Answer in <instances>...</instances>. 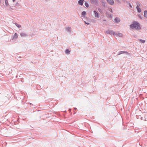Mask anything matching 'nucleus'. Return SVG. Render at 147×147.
Here are the masks:
<instances>
[{
    "mask_svg": "<svg viewBox=\"0 0 147 147\" xmlns=\"http://www.w3.org/2000/svg\"><path fill=\"white\" fill-rule=\"evenodd\" d=\"M85 5L86 7H89V5L86 2L85 3Z\"/></svg>",
    "mask_w": 147,
    "mask_h": 147,
    "instance_id": "obj_19",
    "label": "nucleus"
},
{
    "mask_svg": "<svg viewBox=\"0 0 147 147\" xmlns=\"http://www.w3.org/2000/svg\"><path fill=\"white\" fill-rule=\"evenodd\" d=\"M140 4H138L137 5L136 8L138 10V12H140L141 11V9L140 8Z\"/></svg>",
    "mask_w": 147,
    "mask_h": 147,
    "instance_id": "obj_3",
    "label": "nucleus"
},
{
    "mask_svg": "<svg viewBox=\"0 0 147 147\" xmlns=\"http://www.w3.org/2000/svg\"><path fill=\"white\" fill-rule=\"evenodd\" d=\"M65 52L66 53L69 54L70 53V51L68 49H66L65 51Z\"/></svg>",
    "mask_w": 147,
    "mask_h": 147,
    "instance_id": "obj_18",
    "label": "nucleus"
},
{
    "mask_svg": "<svg viewBox=\"0 0 147 147\" xmlns=\"http://www.w3.org/2000/svg\"><path fill=\"white\" fill-rule=\"evenodd\" d=\"M84 22H85V23L86 24H87V25H89V24H89V23H88V22L87 23V22H85V21H84Z\"/></svg>",
    "mask_w": 147,
    "mask_h": 147,
    "instance_id": "obj_21",
    "label": "nucleus"
},
{
    "mask_svg": "<svg viewBox=\"0 0 147 147\" xmlns=\"http://www.w3.org/2000/svg\"><path fill=\"white\" fill-rule=\"evenodd\" d=\"M93 12L94 14L95 17L97 18H98L99 16L98 13L96 11H94Z\"/></svg>",
    "mask_w": 147,
    "mask_h": 147,
    "instance_id": "obj_5",
    "label": "nucleus"
},
{
    "mask_svg": "<svg viewBox=\"0 0 147 147\" xmlns=\"http://www.w3.org/2000/svg\"><path fill=\"white\" fill-rule=\"evenodd\" d=\"M66 30L69 32L71 31V28L70 27H67L66 28Z\"/></svg>",
    "mask_w": 147,
    "mask_h": 147,
    "instance_id": "obj_9",
    "label": "nucleus"
},
{
    "mask_svg": "<svg viewBox=\"0 0 147 147\" xmlns=\"http://www.w3.org/2000/svg\"><path fill=\"white\" fill-rule=\"evenodd\" d=\"M111 12H112V10H111Z\"/></svg>",
    "mask_w": 147,
    "mask_h": 147,
    "instance_id": "obj_23",
    "label": "nucleus"
},
{
    "mask_svg": "<svg viewBox=\"0 0 147 147\" xmlns=\"http://www.w3.org/2000/svg\"><path fill=\"white\" fill-rule=\"evenodd\" d=\"M5 3L6 4V6H7L8 5V1H7L6 0L5 1Z\"/></svg>",
    "mask_w": 147,
    "mask_h": 147,
    "instance_id": "obj_20",
    "label": "nucleus"
},
{
    "mask_svg": "<svg viewBox=\"0 0 147 147\" xmlns=\"http://www.w3.org/2000/svg\"><path fill=\"white\" fill-rule=\"evenodd\" d=\"M120 21L119 18L118 17L116 18L114 20V22L116 23L120 22Z\"/></svg>",
    "mask_w": 147,
    "mask_h": 147,
    "instance_id": "obj_6",
    "label": "nucleus"
},
{
    "mask_svg": "<svg viewBox=\"0 0 147 147\" xmlns=\"http://www.w3.org/2000/svg\"><path fill=\"white\" fill-rule=\"evenodd\" d=\"M86 12L84 11H83L82 12V16H85V15H86Z\"/></svg>",
    "mask_w": 147,
    "mask_h": 147,
    "instance_id": "obj_15",
    "label": "nucleus"
},
{
    "mask_svg": "<svg viewBox=\"0 0 147 147\" xmlns=\"http://www.w3.org/2000/svg\"><path fill=\"white\" fill-rule=\"evenodd\" d=\"M113 35H116V36H118L120 37L122 36L123 35L121 33H119V32L113 33Z\"/></svg>",
    "mask_w": 147,
    "mask_h": 147,
    "instance_id": "obj_2",
    "label": "nucleus"
},
{
    "mask_svg": "<svg viewBox=\"0 0 147 147\" xmlns=\"http://www.w3.org/2000/svg\"><path fill=\"white\" fill-rule=\"evenodd\" d=\"M18 38V34L16 33H15L13 36V38L17 39Z\"/></svg>",
    "mask_w": 147,
    "mask_h": 147,
    "instance_id": "obj_10",
    "label": "nucleus"
},
{
    "mask_svg": "<svg viewBox=\"0 0 147 147\" xmlns=\"http://www.w3.org/2000/svg\"><path fill=\"white\" fill-rule=\"evenodd\" d=\"M144 16L145 17L147 18V11H145L144 12Z\"/></svg>",
    "mask_w": 147,
    "mask_h": 147,
    "instance_id": "obj_12",
    "label": "nucleus"
},
{
    "mask_svg": "<svg viewBox=\"0 0 147 147\" xmlns=\"http://www.w3.org/2000/svg\"><path fill=\"white\" fill-rule=\"evenodd\" d=\"M130 27L132 29L135 28L136 30L140 29V25L139 23L136 22H134L130 26Z\"/></svg>",
    "mask_w": 147,
    "mask_h": 147,
    "instance_id": "obj_1",
    "label": "nucleus"
},
{
    "mask_svg": "<svg viewBox=\"0 0 147 147\" xmlns=\"http://www.w3.org/2000/svg\"><path fill=\"white\" fill-rule=\"evenodd\" d=\"M15 24L16 25L18 28H20L21 27V25L16 23Z\"/></svg>",
    "mask_w": 147,
    "mask_h": 147,
    "instance_id": "obj_14",
    "label": "nucleus"
},
{
    "mask_svg": "<svg viewBox=\"0 0 147 147\" xmlns=\"http://www.w3.org/2000/svg\"><path fill=\"white\" fill-rule=\"evenodd\" d=\"M110 32V31H107V33L110 34H112V33H113H113L114 32H113V31H111V32Z\"/></svg>",
    "mask_w": 147,
    "mask_h": 147,
    "instance_id": "obj_13",
    "label": "nucleus"
},
{
    "mask_svg": "<svg viewBox=\"0 0 147 147\" xmlns=\"http://www.w3.org/2000/svg\"><path fill=\"white\" fill-rule=\"evenodd\" d=\"M107 2L110 5L113 4L114 2L113 0H107Z\"/></svg>",
    "mask_w": 147,
    "mask_h": 147,
    "instance_id": "obj_4",
    "label": "nucleus"
},
{
    "mask_svg": "<svg viewBox=\"0 0 147 147\" xmlns=\"http://www.w3.org/2000/svg\"><path fill=\"white\" fill-rule=\"evenodd\" d=\"M117 0V1L118 2V1H119V0Z\"/></svg>",
    "mask_w": 147,
    "mask_h": 147,
    "instance_id": "obj_24",
    "label": "nucleus"
},
{
    "mask_svg": "<svg viewBox=\"0 0 147 147\" xmlns=\"http://www.w3.org/2000/svg\"><path fill=\"white\" fill-rule=\"evenodd\" d=\"M20 35L21 36H26V34L24 33H21L20 34Z\"/></svg>",
    "mask_w": 147,
    "mask_h": 147,
    "instance_id": "obj_11",
    "label": "nucleus"
},
{
    "mask_svg": "<svg viewBox=\"0 0 147 147\" xmlns=\"http://www.w3.org/2000/svg\"><path fill=\"white\" fill-rule=\"evenodd\" d=\"M84 0H80L78 1L79 4L82 5L83 4V1Z\"/></svg>",
    "mask_w": 147,
    "mask_h": 147,
    "instance_id": "obj_7",
    "label": "nucleus"
},
{
    "mask_svg": "<svg viewBox=\"0 0 147 147\" xmlns=\"http://www.w3.org/2000/svg\"><path fill=\"white\" fill-rule=\"evenodd\" d=\"M130 7H131V5H130Z\"/></svg>",
    "mask_w": 147,
    "mask_h": 147,
    "instance_id": "obj_25",
    "label": "nucleus"
},
{
    "mask_svg": "<svg viewBox=\"0 0 147 147\" xmlns=\"http://www.w3.org/2000/svg\"><path fill=\"white\" fill-rule=\"evenodd\" d=\"M124 53H127L126 51H120L119 53V54H121Z\"/></svg>",
    "mask_w": 147,
    "mask_h": 147,
    "instance_id": "obj_17",
    "label": "nucleus"
},
{
    "mask_svg": "<svg viewBox=\"0 0 147 147\" xmlns=\"http://www.w3.org/2000/svg\"><path fill=\"white\" fill-rule=\"evenodd\" d=\"M12 1L13 2H14L16 1V0H12Z\"/></svg>",
    "mask_w": 147,
    "mask_h": 147,
    "instance_id": "obj_22",
    "label": "nucleus"
},
{
    "mask_svg": "<svg viewBox=\"0 0 147 147\" xmlns=\"http://www.w3.org/2000/svg\"><path fill=\"white\" fill-rule=\"evenodd\" d=\"M90 2L92 3H97V0H90Z\"/></svg>",
    "mask_w": 147,
    "mask_h": 147,
    "instance_id": "obj_8",
    "label": "nucleus"
},
{
    "mask_svg": "<svg viewBox=\"0 0 147 147\" xmlns=\"http://www.w3.org/2000/svg\"><path fill=\"white\" fill-rule=\"evenodd\" d=\"M139 41L142 43H144L145 42V40H142V39H140L139 40Z\"/></svg>",
    "mask_w": 147,
    "mask_h": 147,
    "instance_id": "obj_16",
    "label": "nucleus"
}]
</instances>
